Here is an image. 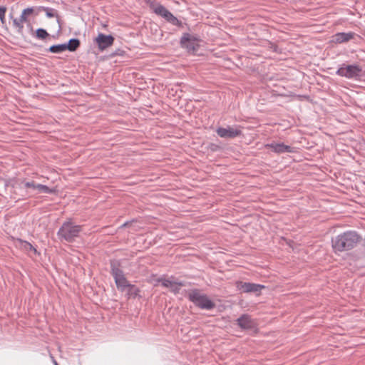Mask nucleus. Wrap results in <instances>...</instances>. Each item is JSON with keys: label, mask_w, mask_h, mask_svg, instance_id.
<instances>
[{"label": "nucleus", "mask_w": 365, "mask_h": 365, "mask_svg": "<svg viewBox=\"0 0 365 365\" xmlns=\"http://www.w3.org/2000/svg\"><path fill=\"white\" fill-rule=\"evenodd\" d=\"M361 239L356 231H346L331 238V247L334 253L349 251L356 247Z\"/></svg>", "instance_id": "nucleus-1"}, {"label": "nucleus", "mask_w": 365, "mask_h": 365, "mask_svg": "<svg viewBox=\"0 0 365 365\" xmlns=\"http://www.w3.org/2000/svg\"><path fill=\"white\" fill-rule=\"evenodd\" d=\"M37 16V12L34 7H28L24 9L19 18H11L13 19V26L16 29V32L22 37L26 38V34L33 36L34 30L33 26L29 20V16Z\"/></svg>", "instance_id": "nucleus-2"}, {"label": "nucleus", "mask_w": 365, "mask_h": 365, "mask_svg": "<svg viewBox=\"0 0 365 365\" xmlns=\"http://www.w3.org/2000/svg\"><path fill=\"white\" fill-rule=\"evenodd\" d=\"M82 226L74 225L71 220L65 221L59 228L57 236L60 240L72 242L78 237Z\"/></svg>", "instance_id": "nucleus-3"}, {"label": "nucleus", "mask_w": 365, "mask_h": 365, "mask_svg": "<svg viewBox=\"0 0 365 365\" xmlns=\"http://www.w3.org/2000/svg\"><path fill=\"white\" fill-rule=\"evenodd\" d=\"M187 298L195 307L201 309L211 310L215 307V302L207 294H202L198 289L190 290L187 294Z\"/></svg>", "instance_id": "nucleus-4"}, {"label": "nucleus", "mask_w": 365, "mask_h": 365, "mask_svg": "<svg viewBox=\"0 0 365 365\" xmlns=\"http://www.w3.org/2000/svg\"><path fill=\"white\" fill-rule=\"evenodd\" d=\"M199 41L200 38L197 36L184 33L180 38V44L182 48H185L189 53H194L198 50Z\"/></svg>", "instance_id": "nucleus-5"}, {"label": "nucleus", "mask_w": 365, "mask_h": 365, "mask_svg": "<svg viewBox=\"0 0 365 365\" xmlns=\"http://www.w3.org/2000/svg\"><path fill=\"white\" fill-rule=\"evenodd\" d=\"M362 68L356 64L353 65H344L337 69L336 73L341 77H345L349 79L357 78L361 76Z\"/></svg>", "instance_id": "nucleus-6"}, {"label": "nucleus", "mask_w": 365, "mask_h": 365, "mask_svg": "<svg viewBox=\"0 0 365 365\" xmlns=\"http://www.w3.org/2000/svg\"><path fill=\"white\" fill-rule=\"evenodd\" d=\"M236 287L240 292L243 293H260L265 287L259 284L237 281Z\"/></svg>", "instance_id": "nucleus-7"}, {"label": "nucleus", "mask_w": 365, "mask_h": 365, "mask_svg": "<svg viewBox=\"0 0 365 365\" xmlns=\"http://www.w3.org/2000/svg\"><path fill=\"white\" fill-rule=\"evenodd\" d=\"M217 134L223 138L232 139L242 135V130L240 127H231L227 126V128L219 127L216 130Z\"/></svg>", "instance_id": "nucleus-8"}, {"label": "nucleus", "mask_w": 365, "mask_h": 365, "mask_svg": "<svg viewBox=\"0 0 365 365\" xmlns=\"http://www.w3.org/2000/svg\"><path fill=\"white\" fill-rule=\"evenodd\" d=\"M114 41L115 38L112 35H106L103 33H99L95 39L98 49L101 51L111 46Z\"/></svg>", "instance_id": "nucleus-9"}, {"label": "nucleus", "mask_w": 365, "mask_h": 365, "mask_svg": "<svg viewBox=\"0 0 365 365\" xmlns=\"http://www.w3.org/2000/svg\"><path fill=\"white\" fill-rule=\"evenodd\" d=\"M237 324L242 329L245 330H252L257 327V322L255 319H253L250 315L244 314L241 315L236 320Z\"/></svg>", "instance_id": "nucleus-10"}, {"label": "nucleus", "mask_w": 365, "mask_h": 365, "mask_svg": "<svg viewBox=\"0 0 365 365\" xmlns=\"http://www.w3.org/2000/svg\"><path fill=\"white\" fill-rule=\"evenodd\" d=\"M25 188H30L33 190H37V193L51 194L54 190L47 185L36 183L34 180L23 182Z\"/></svg>", "instance_id": "nucleus-11"}, {"label": "nucleus", "mask_w": 365, "mask_h": 365, "mask_svg": "<svg viewBox=\"0 0 365 365\" xmlns=\"http://www.w3.org/2000/svg\"><path fill=\"white\" fill-rule=\"evenodd\" d=\"M265 148H270L272 150L276 153L281 154L284 153H293L294 148L287 145L283 143H271L265 145Z\"/></svg>", "instance_id": "nucleus-12"}, {"label": "nucleus", "mask_w": 365, "mask_h": 365, "mask_svg": "<svg viewBox=\"0 0 365 365\" xmlns=\"http://www.w3.org/2000/svg\"><path fill=\"white\" fill-rule=\"evenodd\" d=\"M357 36L354 32H338L332 38V41L335 43H343L349 41Z\"/></svg>", "instance_id": "nucleus-13"}, {"label": "nucleus", "mask_w": 365, "mask_h": 365, "mask_svg": "<svg viewBox=\"0 0 365 365\" xmlns=\"http://www.w3.org/2000/svg\"><path fill=\"white\" fill-rule=\"evenodd\" d=\"M119 265L118 262L110 261V273L115 282L117 281V279H121V277H125L123 270L119 268Z\"/></svg>", "instance_id": "nucleus-14"}, {"label": "nucleus", "mask_w": 365, "mask_h": 365, "mask_svg": "<svg viewBox=\"0 0 365 365\" xmlns=\"http://www.w3.org/2000/svg\"><path fill=\"white\" fill-rule=\"evenodd\" d=\"M153 12L164 18L166 21L172 14L170 11H168L164 6L161 4H158L153 7Z\"/></svg>", "instance_id": "nucleus-15"}, {"label": "nucleus", "mask_w": 365, "mask_h": 365, "mask_svg": "<svg viewBox=\"0 0 365 365\" xmlns=\"http://www.w3.org/2000/svg\"><path fill=\"white\" fill-rule=\"evenodd\" d=\"M34 9L37 12V16L41 11H44L46 13V17L49 19L56 17L58 14V11L56 9L51 7L37 6L34 7Z\"/></svg>", "instance_id": "nucleus-16"}, {"label": "nucleus", "mask_w": 365, "mask_h": 365, "mask_svg": "<svg viewBox=\"0 0 365 365\" xmlns=\"http://www.w3.org/2000/svg\"><path fill=\"white\" fill-rule=\"evenodd\" d=\"M81 42L78 38H71L68 43H65L66 50L71 52L76 51L80 46Z\"/></svg>", "instance_id": "nucleus-17"}, {"label": "nucleus", "mask_w": 365, "mask_h": 365, "mask_svg": "<svg viewBox=\"0 0 365 365\" xmlns=\"http://www.w3.org/2000/svg\"><path fill=\"white\" fill-rule=\"evenodd\" d=\"M32 36L35 37L37 39L44 41L50 36V34L47 32L46 29L43 28H38L34 31Z\"/></svg>", "instance_id": "nucleus-18"}, {"label": "nucleus", "mask_w": 365, "mask_h": 365, "mask_svg": "<svg viewBox=\"0 0 365 365\" xmlns=\"http://www.w3.org/2000/svg\"><path fill=\"white\" fill-rule=\"evenodd\" d=\"M126 289H127L126 294L128 295V298H135V297L140 296L139 293H140V290L135 285L131 284Z\"/></svg>", "instance_id": "nucleus-19"}, {"label": "nucleus", "mask_w": 365, "mask_h": 365, "mask_svg": "<svg viewBox=\"0 0 365 365\" xmlns=\"http://www.w3.org/2000/svg\"><path fill=\"white\" fill-rule=\"evenodd\" d=\"M117 288L121 292H124L127 287H128L131 284L128 282L127 279L125 277H121L120 279H117L115 282Z\"/></svg>", "instance_id": "nucleus-20"}, {"label": "nucleus", "mask_w": 365, "mask_h": 365, "mask_svg": "<svg viewBox=\"0 0 365 365\" xmlns=\"http://www.w3.org/2000/svg\"><path fill=\"white\" fill-rule=\"evenodd\" d=\"M66 50L65 43L52 45L48 48V51L53 53H61Z\"/></svg>", "instance_id": "nucleus-21"}, {"label": "nucleus", "mask_w": 365, "mask_h": 365, "mask_svg": "<svg viewBox=\"0 0 365 365\" xmlns=\"http://www.w3.org/2000/svg\"><path fill=\"white\" fill-rule=\"evenodd\" d=\"M19 242L21 243V246L22 248H24L26 251H32L35 254L39 255V253L37 252L36 249L29 242L24 241L22 240H19Z\"/></svg>", "instance_id": "nucleus-22"}, {"label": "nucleus", "mask_w": 365, "mask_h": 365, "mask_svg": "<svg viewBox=\"0 0 365 365\" xmlns=\"http://www.w3.org/2000/svg\"><path fill=\"white\" fill-rule=\"evenodd\" d=\"M167 21L171 24L172 25L176 26L178 27L183 26L182 22L180 21L177 17H175L173 14H170Z\"/></svg>", "instance_id": "nucleus-23"}, {"label": "nucleus", "mask_w": 365, "mask_h": 365, "mask_svg": "<svg viewBox=\"0 0 365 365\" xmlns=\"http://www.w3.org/2000/svg\"><path fill=\"white\" fill-rule=\"evenodd\" d=\"M173 284L174 285L170 287V289L175 294L179 293L180 287H184L185 285V282H182V281H180V282L175 281Z\"/></svg>", "instance_id": "nucleus-24"}, {"label": "nucleus", "mask_w": 365, "mask_h": 365, "mask_svg": "<svg viewBox=\"0 0 365 365\" xmlns=\"http://www.w3.org/2000/svg\"><path fill=\"white\" fill-rule=\"evenodd\" d=\"M158 282H161L163 287L170 288L174 285L173 283L175 281H172L170 279H159Z\"/></svg>", "instance_id": "nucleus-25"}, {"label": "nucleus", "mask_w": 365, "mask_h": 365, "mask_svg": "<svg viewBox=\"0 0 365 365\" xmlns=\"http://www.w3.org/2000/svg\"><path fill=\"white\" fill-rule=\"evenodd\" d=\"M125 53V51L118 48L115 50L112 54L111 56H123Z\"/></svg>", "instance_id": "nucleus-26"}, {"label": "nucleus", "mask_w": 365, "mask_h": 365, "mask_svg": "<svg viewBox=\"0 0 365 365\" xmlns=\"http://www.w3.org/2000/svg\"><path fill=\"white\" fill-rule=\"evenodd\" d=\"M210 149L212 151H217V150L220 149V146L216 145V144L211 143L210 145Z\"/></svg>", "instance_id": "nucleus-27"}, {"label": "nucleus", "mask_w": 365, "mask_h": 365, "mask_svg": "<svg viewBox=\"0 0 365 365\" xmlns=\"http://www.w3.org/2000/svg\"><path fill=\"white\" fill-rule=\"evenodd\" d=\"M6 12V8L5 6H0V16L5 15Z\"/></svg>", "instance_id": "nucleus-28"}, {"label": "nucleus", "mask_w": 365, "mask_h": 365, "mask_svg": "<svg viewBox=\"0 0 365 365\" xmlns=\"http://www.w3.org/2000/svg\"><path fill=\"white\" fill-rule=\"evenodd\" d=\"M56 22L58 23V24L59 26V28L61 29V17L58 14L57 16H56Z\"/></svg>", "instance_id": "nucleus-29"}, {"label": "nucleus", "mask_w": 365, "mask_h": 365, "mask_svg": "<svg viewBox=\"0 0 365 365\" xmlns=\"http://www.w3.org/2000/svg\"><path fill=\"white\" fill-rule=\"evenodd\" d=\"M132 222L133 221H127L124 224H123L120 227H128V226H129L132 223Z\"/></svg>", "instance_id": "nucleus-30"}, {"label": "nucleus", "mask_w": 365, "mask_h": 365, "mask_svg": "<svg viewBox=\"0 0 365 365\" xmlns=\"http://www.w3.org/2000/svg\"><path fill=\"white\" fill-rule=\"evenodd\" d=\"M271 48H272V49L274 51L277 52L278 47H277V45H275V44H272Z\"/></svg>", "instance_id": "nucleus-31"}, {"label": "nucleus", "mask_w": 365, "mask_h": 365, "mask_svg": "<svg viewBox=\"0 0 365 365\" xmlns=\"http://www.w3.org/2000/svg\"><path fill=\"white\" fill-rule=\"evenodd\" d=\"M0 21H1V22L2 24H4V23H5V21H6V19H5V15H3V16H0Z\"/></svg>", "instance_id": "nucleus-32"}]
</instances>
